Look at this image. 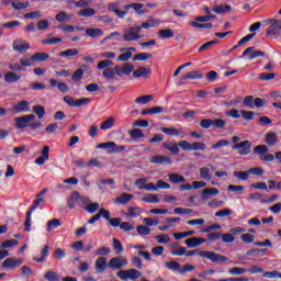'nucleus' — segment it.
<instances>
[{
    "mask_svg": "<svg viewBox=\"0 0 281 281\" xmlns=\"http://www.w3.org/2000/svg\"><path fill=\"white\" fill-rule=\"evenodd\" d=\"M159 38H175V32L171 29L158 31Z\"/></svg>",
    "mask_w": 281,
    "mask_h": 281,
    "instance_id": "ea45409f",
    "label": "nucleus"
},
{
    "mask_svg": "<svg viewBox=\"0 0 281 281\" xmlns=\"http://www.w3.org/2000/svg\"><path fill=\"white\" fill-rule=\"evenodd\" d=\"M85 210L88 212V214H95V212L100 210V204L98 202H90Z\"/></svg>",
    "mask_w": 281,
    "mask_h": 281,
    "instance_id": "8fccbe9b",
    "label": "nucleus"
},
{
    "mask_svg": "<svg viewBox=\"0 0 281 281\" xmlns=\"http://www.w3.org/2000/svg\"><path fill=\"white\" fill-rule=\"evenodd\" d=\"M143 223H144V225H146V227H155V226L159 225V218L145 217L143 220Z\"/></svg>",
    "mask_w": 281,
    "mask_h": 281,
    "instance_id": "5fc2aeb1",
    "label": "nucleus"
},
{
    "mask_svg": "<svg viewBox=\"0 0 281 281\" xmlns=\"http://www.w3.org/2000/svg\"><path fill=\"white\" fill-rule=\"evenodd\" d=\"M21 265H23V259H16V257H10L7 258L3 262H2V268L3 269H16V267H21Z\"/></svg>",
    "mask_w": 281,
    "mask_h": 281,
    "instance_id": "9d476101",
    "label": "nucleus"
},
{
    "mask_svg": "<svg viewBox=\"0 0 281 281\" xmlns=\"http://www.w3.org/2000/svg\"><path fill=\"white\" fill-rule=\"evenodd\" d=\"M86 34L90 38H100V36H104V31L101 29L88 27L86 29Z\"/></svg>",
    "mask_w": 281,
    "mask_h": 281,
    "instance_id": "b1692460",
    "label": "nucleus"
},
{
    "mask_svg": "<svg viewBox=\"0 0 281 281\" xmlns=\"http://www.w3.org/2000/svg\"><path fill=\"white\" fill-rule=\"evenodd\" d=\"M265 142L268 146H276L278 144V134L276 132L267 133Z\"/></svg>",
    "mask_w": 281,
    "mask_h": 281,
    "instance_id": "cd10ccee",
    "label": "nucleus"
},
{
    "mask_svg": "<svg viewBox=\"0 0 281 281\" xmlns=\"http://www.w3.org/2000/svg\"><path fill=\"white\" fill-rule=\"evenodd\" d=\"M33 113H35V115H37L38 120H43V117H45V106L34 105Z\"/></svg>",
    "mask_w": 281,
    "mask_h": 281,
    "instance_id": "de8ad7c7",
    "label": "nucleus"
},
{
    "mask_svg": "<svg viewBox=\"0 0 281 281\" xmlns=\"http://www.w3.org/2000/svg\"><path fill=\"white\" fill-rule=\"evenodd\" d=\"M245 56H249L248 59L254 60L255 58H260L265 56V52L256 50L255 46H250L244 50L241 58H245Z\"/></svg>",
    "mask_w": 281,
    "mask_h": 281,
    "instance_id": "1a4fd4ad",
    "label": "nucleus"
},
{
    "mask_svg": "<svg viewBox=\"0 0 281 281\" xmlns=\"http://www.w3.org/2000/svg\"><path fill=\"white\" fill-rule=\"evenodd\" d=\"M19 80H21V75L14 71H9L4 75V82H8V85L19 82Z\"/></svg>",
    "mask_w": 281,
    "mask_h": 281,
    "instance_id": "5701e85b",
    "label": "nucleus"
},
{
    "mask_svg": "<svg viewBox=\"0 0 281 281\" xmlns=\"http://www.w3.org/2000/svg\"><path fill=\"white\" fill-rule=\"evenodd\" d=\"M213 12L216 14H225L227 12H232V5H214Z\"/></svg>",
    "mask_w": 281,
    "mask_h": 281,
    "instance_id": "473e14b6",
    "label": "nucleus"
},
{
    "mask_svg": "<svg viewBox=\"0 0 281 281\" xmlns=\"http://www.w3.org/2000/svg\"><path fill=\"white\" fill-rule=\"evenodd\" d=\"M58 43H63V38H60V37H48L46 40H42V45H56Z\"/></svg>",
    "mask_w": 281,
    "mask_h": 281,
    "instance_id": "4d7b16f0",
    "label": "nucleus"
},
{
    "mask_svg": "<svg viewBox=\"0 0 281 281\" xmlns=\"http://www.w3.org/2000/svg\"><path fill=\"white\" fill-rule=\"evenodd\" d=\"M115 126V119L110 116L108 120L101 123V131H108L109 128H113Z\"/></svg>",
    "mask_w": 281,
    "mask_h": 281,
    "instance_id": "58836bf2",
    "label": "nucleus"
},
{
    "mask_svg": "<svg viewBox=\"0 0 281 281\" xmlns=\"http://www.w3.org/2000/svg\"><path fill=\"white\" fill-rule=\"evenodd\" d=\"M267 34L271 36H278L281 34V20H272V23L270 24Z\"/></svg>",
    "mask_w": 281,
    "mask_h": 281,
    "instance_id": "2eb2a0df",
    "label": "nucleus"
},
{
    "mask_svg": "<svg viewBox=\"0 0 281 281\" xmlns=\"http://www.w3.org/2000/svg\"><path fill=\"white\" fill-rule=\"evenodd\" d=\"M44 280H47V281H60V280H63V277H60V274H58V272H56V271H47L44 274Z\"/></svg>",
    "mask_w": 281,
    "mask_h": 281,
    "instance_id": "c756f323",
    "label": "nucleus"
},
{
    "mask_svg": "<svg viewBox=\"0 0 281 281\" xmlns=\"http://www.w3.org/2000/svg\"><path fill=\"white\" fill-rule=\"evenodd\" d=\"M60 220L58 218H53L47 222L46 224V229L47 232H52L53 229H56L57 227H60Z\"/></svg>",
    "mask_w": 281,
    "mask_h": 281,
    "instance_id": "37998d69",
    "label": "nucleus"
},
{
    "mask_svg": "<svg viewBox=\"0 0 281 281\" xmlns=\"http://www.w3.org/2000/svg\"><path fill=\"white\" fill-rule=\"evenodd\" d=\"M128 265V259L124 256L112 257L108 263L110 269L120 270Z\"/></svg>",
    "mask_w": 281,
    "mask_h": 281,
    "instance_id": "423d86ee",
    "label": "nucleus"
},
{
    "mask_svg": "<svg viewBox=\"0 0 281 281\" xmlns=\"http://www.w3.org/2000/svg\"><path fill=\"white\" fill-rule=\"evenodd\" d=\"M149 58H153V54L150 53H139L137 54L133 60H140V61H144V60H149Z\"/></svg>",
    "mask_w": 281,
    "mask_h": 281,
    "instance_id": "69168bd1",
    "label": "nucleus"
},
{
    "mask_svg": "<svg viewBox=\"0 0 281 281\" xmlns=\"http://www.w3.org/2000/svg\"><path fill=\"white\" fill-rule=\"evenodd\" d=\"M34 120H36V115L34 114L19 116L15 119V127L16 128L29 127L31 131H36L37 128H41L42 123L41 121L34 122Z\"/></svg>",
    "mask_w": 281,
    "mask_h": 281,
    "instance_id": "f03ea898",
    "label": "nucleus"
},
{
    "mask_svg": "<svg viewBox=\"0 0 281 281\" xmlns=\"http://www.w3.org/2000/svg\"><path fill=\"white\" fill-rule=\"evenodd\" d=\"M116 277L120 280H139V278H142V272L137 269H128V270H120L116 273Z\"/></svg>",
    "mask_w": 281,
    "mask_h": 281,
    "instance_id": "20e7f679",
    "label": "nucleus"
},
{
    "mask_svg": "<svg viewBox=\"0 0 281 281\" xmlns=\"http://www.w3.org/2000/svg\"><path fill=\"white\" fill-rule=\"evenodd\" d=\"M133 198L134 195L131 193H122L114 200V203H119V205H126V203H130Z\"/></svg>",
    "mask_w": 281,
    "mask_h": 281,
    "instance_id": "393cba45",
    "label": "nucleus"
},
{
    "mask_svg": "<svg viewBox=\"0 0 281 281\" xmlns=\"http://www.w3.org/2000/svg\"><path fill=\"white\" fill-rule=\"evenodd\" d=\"M169 181L171 183H186V177L178 175V173H169Z\"/></svg>",
    "mask_w": 281,
    "mask_h": 281,
    "instance_id": "f704fd0d",
    "label": "nucleus"
},
{
    "mask_svg": "<svg viewBox=\"0 0 281 281\" xmlns=\"http://www.w3.org/2000/svg\"><path fill=\"white\" fill-rule=\"evenodd\" d=\"M155 239L157 240V243H159V245H168V243H170V236L166 234L157 235L155 236Z\"/></svg>",
    "mask_w": 281,
    "mask_h": 281,
    "instance_id": "0e129e2a",
    "label": "nucleus"
},
{
    "mask_svg": "<svg viewBox=\"0 0 281 281\" xmlns=\"http://www.w3.org/2000/svg\"><path fill=\"white\" fill-rule=\"evenodd\" d=\"M240 115L244 120H246V122H251V120H254V115L256 114L254 111L240 110Z\"/></svg>",
    "mask_w": 281,
    "mask_h": 281,
    "instance_id": "680f3d73",
    "label": "nucleus"
},
{
    "mask_svg": "<svg viewBox=\"0 0 281 281\" xmlns=\"http://www.w3.org/2000/svg\"><path fill=\"white\" fill-rule=\"evenodd\" d=\"M254 153L263 157L266 153H269V147H267V145H258L254 148Z\"/></svg>",
    "mask_w": 281,
    "mask_h": 281,
    "instance_id": "13d9d810",
    "label": "nucleus"
},
{
    "mask_svg": "<svg viewBox=\"0 0 281 281\" xmlns=\"http://www.w3.org/2000/svg\"><path fill=\"white\" fill-rule=\"evenodd\" d=\"M150 164L162 166L164 164H172V158L165 155H155L150 157Z\"/></svg>",
    "mask_w": 281,
    "mask_h": 281,
    "instance_id": "4468645a",
    "label": "nucleus"
},
{
    "mask_svg": "<svg viewBox=\"0 0 281 281\" xmlns=\"http://www.w3.org/2000/svg\"><path fill=\"white\" fill-rule=\"evenodd\" d=\"M218 192L220 191L216 188H206L203 189L202 196L203 199H210V196H217Z\"/></svg>",
    "mask_w": 281,
    "mask_h": 281,
    "instance_id": "2f4dec72",
    "label": "nucleus"
},
{
    "mask_svg": "<svg viewBox=\"0 0 281 281\" xmlns=\"http://www.w3.org/2000/svg\"><path fill=\"white\" fill-rule=\"evenodd\" d=\"M136 232H137V234H139V236H150V227H148L146 225L137 226Z\"/></svg>",
    "mask_w": 281,
    "mask_h": 281,
    "instance_id": "6e6d98bb",
    "label": "nucleus"
},
{
    "mask_svg": "<svg viewBox=\"0 0 281 281\" xmlns=\"http://www.w3.org/2000/svg\"><path fill=\"white\" fill-rule=\"evenodd\" d=\"M126 12L133 8L137 14H144V11L142 10L144 8V4L142 3H132V4H126L125 7Z\"/></svg>",
    "mask_w": 281,
    "mask_h": 281,
    "instance_id": "4c0bfd02",
    "label": "nucleus"
},
{
    "mask_svg": "<svg viewBox=\"0 0 281 281\" xmlns=\"http://www.w3.org/2000/svg\"><path fill=\"white\" fill-rule=\"evenodd\" d=\"M78 16H95V9L86 8L78 12Z\"/></svg>",
    "mask_w": 281,
    "mask_h": 281,
    "instance_id": "603ef678",
    "label": "nucleus"
},
{
    "mask_svg": "<svg viewBox=\"0 0 281 281\" xmlns=\"http://www.w3.org/2000/svg\"><path fill=\"white\" fill-rule=\"evenodd\" d=\"M34 63H45V60H49V54L47 53H35L33 54Z\"/></svg>",
    "mask_w": 281,
    "mask_h": 281,
    "instance_id": "72a5a7b5",
    "label": "nucleus"
},
{
    "mask_svg": "<svg viewBox=\"0 0 281 281\" xmlns=\"http://www.w3.org/2000/svg\"><path fill=\"white\" fill-rule=\"evenodd\" d=\"M205 243L206 239L201 237H191L184 240V245H187V247H200V245Z\"/></svg>",
    "mask_w": 281,
    "mask_h": 281,
    "instance_id": "4be33fe9",
    "label": "nucleus"
},
{
    "mask_svg": "<svg viewBox=\"0 0 281 281\" xmlns=\"http://www.w3.org/2000/svg\"><path fill=\"white\" fill-rule=\"evenodd\" d=\"M150 74H153V70H150V68L140 66L138 69L133 71V77L134 78H150Z\"/></svg>",
    "mask_w": 281,
    "mask_h": 281,
    "instance_id": "6ab92c4d",
    "label": "nucleus"
},
{
    "mask_svg": "<svg viewBox=\"0 0 281 281\" xmlns=\"http://www.w3.org/2000/svg\"><path fill=\"white\" fill-rule=\"evenodd\" d=\"M43 13L38 10L24 14V19H41Z\"/></svg>",
    "mask_w": 281,
    "mask_h": 281,
    "instance_id": "774afa93",
    "label": "nucleus"
},
{
    "mask_svg": "<svg viewBox=\"0 0 281 281\" xmlns=\"http://www.w3.org/2000/svg\"><path fill=\"white\" fill-rule=\"evenodd\" d=\"M255 100L254 95H247L244 98L243 104L246 109H255Z\"/></svg>",
    "mask_w": 281,
    "mask_h": 281,
    "instance_id": "3c124183",
    "label": "nucleus"
},
{
    "mask_svg": "<svg viewBox=\"0 0 281 281\" xmlns=\"http://www.w3.org/2000/svg\"><path fill=\"white\" fill-rule=\"evenodd\" d=\"M83 76H85V70L82 68H79L72 74L71 79L74 80V82H80Z\"/></svg>",
    "mask_w": 281,
    "mask_h": 281,
    "instance_id": "052dcab7",
    "label": "nucleus"
},
{
    "mask_svg": "<svg viewBox=\"0 0 281 281\" xmlns=\"http://www.w3.org/2000/svg\"><path fill=\"white\" fill-rule=\"evenodd\" d=\"M79 52L76 48H68L64 52H60L58 56L60 58H69L71 56H78Z\"/></svg>",
    "mask_w": 281,
    "mask_h": 281,
    "instance_id": "e433bc0d",
    "label": "nucleus"
},
{
    "mask_svg": "<svg viewBox=\"0 0 281 281\" xmlns=\"http://www.w3.org/2000/svg\"><path fill=\"white\" fill-rule=\"evenodd\" d=\"M229 276H245L247 273V269L240 267H233L228 269Z\"/></svg>",
    "mask_w": 281,
    "mask_h": 281,
    "instance_id": "79ce46f5",
    "label": "nucleus"
},
{
    "mask_svg": "<svg viewBox=\"0 0 281 281\" xmlns=\"http://www.w3.org/2000/svg\"><path fill=\"white\" fill-rule=\"evenodd\" d=\"M200 178L204 179L205 181H210V179H212V176L210 175V168L207 167L200 168Z\"/></svg>",
    "mask_w": 281,
    "mask_h": 281,
    "instance_id": "bf43d9fd",
    "label": "nucleus"
},
{
    "mask_svg": "<svg viewBox=\"0 0 281 281\" xmlns=\"http://www.w3.org/2000/svg\"><path fill=\"white\" fill-rule=\"evenodd\" d=\"M76 203H78L80 205V192L72 191L67 201V205H68L69 210H74L76 207Z\"/></svg>",
    "mask_w": 281,
    "mask_h": 281,
    "instance_id": "aec40b11",
    "label": "nucleus"
},
{
    "mask_svg": "<svg viewBox=\"0 0 281 281\" xmlns=\"http://www.w3.org/2000/svg\"><path fill=\"white\" fill-rule=\"evenodd\" d=\"M108 10L109 12H114L119 19H124L128 14V11H120V3L117 2L110 3Z\"/></svg>",
    "mask_w": 281,
    "mask_h": 281,
    "instance_id": "f3484780",
    "label": "nucleus"
},
{
    "mask_svg": "<svg viewBox=\"0 0 281 281\" xmlns=\"http://www.w3.org/2000/svg\"><path fill=\"white\" fill-rule=\"evenodd\" d=\"M165 267L169 270V271H173V273H180L181 271V263H179V261H168L165 263Z\"/></svg>",
    "mask_w": 281,
    "mask_h": 281,
    "instance_id": "bb28decb",
    "label": "nucleus"
},
{
    "mask_svg": "<svg viewBox=\"0 0 281 281\" xmlns=\"http://www.w3.org/2000/svg\"><path fill=\"white\" fill-rule=\"evenodd\" d=\"M112 245L115 254H123L124 252V246L122 245V241L117 238L112 239Z\"/></svg>",
    "mask_w": 281,
    "mask_h": 281,
    "instance_id": "c03bdc74",
    "label": "nucleus"
},
{
    "mask_svg": "<svg viewBox=\"0 0 281 281\" xmlns=\"http://www.w3.org/2000/svg\"><path fill=\"white\" fill-rule=\"evenodd\" d=\"M112 65H113V61L111 59H103L98 63L97 68L98 69H110L109 67H111Z\"/></svg>",
    "mask_w": 281,
    "mask_h": 281,
    "instance_id": "e2e57ef3",
    "label": "nucleus"
},
{
    "mask_svg": "<svg viewBox=\"0 0 281 281\" xmlns=\"http://www.w3.org/2000/svg\"><path fill=\"white\" fill-rule=\"evenodd\" d=\"M115 76H117L115 68H105L103 70V78H105V80H115Z\"/></svg>",
    "mask_w": 281,
    "mask_h": 281,
    "instance_id": "c9c22d12",
    "label": "nucleus"
},
{
    "mask_svg": "<svg viewBox=\"0 0 281 281\" xmlns=\"http://www.w3.org/2000/svg\"><path fill=\"white\" fill-rule=\"evenodd\" d=\"M30 111V101L22 100L18 103H14L12 106L13 113H29Z\"/></svg>",
    "mask_w": 281,
    "mask_h": 281,
    "instance_id": "9b49d317",
    "label": "nucleus"
},
{
    "mask_svg": "<svg viewBox=\"0 0 281 281\" xmlns=\"http://www.w3.org/2000/svg\"><path fill=\"white\" fill-rule=\"evenodd\" d=\"M153 100V94L140 95L135 99L136 104H148Z\"/></svg>",
    "mask_w": 281,
    "mask_h": 281,
    "instance_id": "49530a36",
    "label": "nucleus"
},
{
    "mask_svg": "<svg viewBox=\"0 0 281 281\" xmlns=\"http://www.w3.org/2000/svg\"><path fill=\"white\" fill-rule=\"evenodd\" d=\"M49 85L53 89H58V91H60V93H68L69 92V86H67V83L63 82V81H59L52 78L49 80Z\"/></svg>",
    "mask_w": 281,
    "mask_h": 281,
    "instance_id": "dca6fc26",
    "label": "nucleus"
},
{
    "mask_svg": "<svg viewBox=\"0 0 281 281\" xmlns=\"http://www.w3.org/2000/svg\"><path fill=\"white\" fill-rule=\"evenodd\" d=\"M161 133H165V135H168L169 137H186V134H183L181 128L177 127H160Z\"/></svg>",
    "mask_w": 281,
    "mask_h": 281,
    "instance_id": "f8f14e48",
    "label": "nucleus"
},
{
    "mask_svg": "<svg viewBox=\"0 0 281 281\" xmlns=\"http://www.w3.org/2000/svg\"><path fill=\"white\" fill-rule=\"evenodd\" d=\"M97 148L108 150L109 155H113L115 153H122V151L126 150V146H124V145L117 146V144H115V142L101 143V144L97 145Z\"/></svg>",
    "mask_w": 281,
    "mask_h": 281,
    "instance_id": "39448f33",
    "label": "nucleus"
},
{
    "mask_svg": "<svg viewBox=\"0 0 281 281\" xmlns=\"http://www.w3.org/2000/svg\"><path fill=\"white\" fill-rule=\"evenodd\" d=\"M106 257H99L94 262L97 273H104L106 271Z\"/></svg>",
    "mask_w": 281,
    "mask_h": 281,
    "instance_id": "412c9836",
    "label": "nucleus"
},
{
    "mask_svg": "<svg viewBox=\"0 0 281 281\" xmlns=\"http://www.w3.org/2000/svg\"><path fill=\"white\" fill-rule=\"evenodd\" d=\"M55 19L58 21V23H67V22L71 21L72 15L67 14V12H65V11H61L56 14Z\"/></svg>",
    "mask_w": 281,
    "mask_h": 281,
    "instance_id": "7c9ffc66",
    "label": "nucleus"
},
{
    "mask_svg": "<svg viewBox=\"0 0 281 281\" xmlns=\"http://www.w3.org/2000/svg\"><path fill=\"white\" fill-rule=\"evenodd\" d=\"M142 201L144 203H159V195L148 193L144 198H142Z\"/></svg>",
    "mask_w": 281,
    "mask_h": 281,
    "instance_id": "a19ab883",
    "label": "nucleus"
},
{
    "mask_svg": "<svg viewBox=\"0 0 281 281\" xmlns=\"http://www.w3.org/2000/svg\"><path fill=\"white\" fill-rule=\"evenodd\" d=\"M140 34L142 27L131 26L124 30L122 38L125 43H133V41H139L142 38Z\"/></svg>",
    "mask_w": 281,
    "mask_h": 281,
    "instance_id": "7ed1b4c3",
    "label": "nucleus"
},
{
    "mask_svg": "<svg viewBox=\"0 0 281 281\" xmlns=\"http://www.w3.org/2000/svg\"><path fill=\"white\" fill-rule=\"evenodd\" d=\"M207 146L202 142H195L191 144V150H205Z\"/></svg>",
    "mask_w": 281,
    "mask_h": 281,
    "instance_id": "338daca9",
    "label": "nucleus"
},
{
    "mask_svg": "<svg viewBox=\"0 0 281 281\" xmlns=\"http://www.w3.org/2000/svg\"><path fill=\"white\" fill-rule=\"evenodd\" d=\"M128 135L132 139H142V137H144V132L139 128H134L128 132Z\"/></svg>",
    "mask_w": 281,
    "mask_h": 281,
    "instance_id": "864d4df0",
    "label": "nucleus"
},
{
    "mask_svg": "<svg viewBox=\"0 0 281 281\" xmlns=\"http://www.w3.org/2000/svg\"><path fill=\"white\" fill-rule=\"evenodd\" d=\"M162 148H165V150H169L171 155H179V153H181V149H179V143L171 140L162 143Z\"/></svg>",
    "mask_w": 281,
    "mask_h": 281,
    "instance_id": "a211bd4d",
    "label": "nucleus"
},
{
    "mask_svg": "<svg viewBox=\"0 0 281 281\" xmlns=\"http://www.w3.org/2000/svg\"><path fill=\"white\" fill-rule=\"evenodd\" d=\"M13 49L14 52H18L19 54H25L27 49H30V43L23 41V40H15L13 42Z\"/></svg>",
    "mask_w": 281,
    "mask_h": 281,
    "instance_id": "ddd939ff",
    "label": "nucleus"
},
{
    "mask_svg": "<svg viewBox=\"0 0 281 281\" xmlns=\"http://www.w3.org/2000/svg\"><path fill=\"white\" fill-rule=\"evenodd\" d=\"M202 78H203V74H201L200 71L193 70L182 76L181 80H201Z\"/></svg>",
    "mask_w": 281,
    "mask_h": 281,
    "instance_id": "a878e982",
    "label": "nucleus"
},
{
    "mask_svg": "<svg viewBox=\"0 0 281 281\" xmlns=\"http://www.w3.org/2000/svg\"><path fill=\"white\" fill-rule=\"evenodd\" d=\"M144 212L142 207L138 206H130L127 216L130 218H137V216H140V214Z\"/></svg>",
    "mask_w": 281,
    "mask_h": 281,
    "instance_id": "c85d7f7f",
    "label": "nucleus"
},
{
    "mask_svg": "<svg viewBox=\"0 0 281 281\" xmlns=\"http://www.w3.org/2000/svg\"><path fill=\"white\" fill-rule=\"evenodd\" d=\"M233 150H238V155L245 156L251 153V142L244 140L233 145Z\"/></svg>",
    "mask_w": 281,
    "mask_h": 281,
    "instance_id": "6e6552de",
    "label": "nucleus"
},
{
    "mask_svg": "<svg viewBox=\"0 0 281 281\" xmlns=\"http://www.w3.org/2000/svg\"><path fill=\"white\" fill-rule=\"evenodd\" d=\"M200 256L201 258H206V260H211V262H227L229 258L218 255L214 251H207V250H186V256Z\"/></svg>",
    "mask_w": 281,
    "mask_h": 281,
    "instance_id": "f257e3e1",
    "label": "nucleus"
},
{
    "mask_svg": "<svg viewBox=\"0 0 281 281\" xmlns=\"http://www.w3.org/2000/svg\"><path fill=\"white\" fill-rule=\"evenodd\" d=\"M32 212L34 211H27L26 212V220L24 222V232H32Z\"/></svg>",
    "mask_w": 281,
    "mask_h": 281,
    "instance_id": "a18cd8bd",
    "label": "nucleus"
},
{
    "mask_svg": "<svg viewBox=\"0 0 281 281\" xmlns=\"http://www.w3.org/2000/svg\"><path fill=\"white\" fill-rule=\"evenodd\" d=\"M249 170L248 171H234L233 177L239 179L240 181H247L249 179Z\"/></svg>",
    "mask_w": 281,
    "mask_h": 281,
    "instance_id": "09e8293b",
    "label": "nucleus"
},
{
    "mask_svg": "<svg viewBox=\"0 0 281 281\" xmlns=\"http://www.w3.org/2000/svg\"><path fill=\"white\" fill-rule=\"evenodd\" d=\"M114 70L116 71V76L122 78V76H131V74L135 71V66L131 63H126L123 66H114Z\"/></svg>",
    "mask_w": 281,
    "mask_h": 281,
    "instance_id": "0eeeda50",
    "label": "nucleus"
}]
</instances>
